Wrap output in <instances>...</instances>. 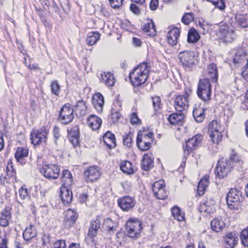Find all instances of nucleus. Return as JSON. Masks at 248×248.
Segmentation results:
<instances>
[{"mask_svg":"<svg viewBox=\"0 0 248 248\" xmlns=\"http://www.w3.org/2000/svg\"><path fill=\"white\" fill-rule=\"evenodd\" d=\"M232 166L229 159L223 157L218 160V178H223L232 170Z\"/></svg>","mask_w":248,"mask_h":248,"instance_id":"10","label":"nucleus"},{"mask_svg":"<svg viewBox=\"0 0 248 248\" xmlns=\"http://www.w3.org/2000/svg\"><path fill=\"white\" fill-rule=\"evenodd\" d=\"M207 74L210 78L215 82L217 81V66L214 62H212L207 67Z\"/></svg>","mask_w":248,"mask_h":248,"instance_id":"36","label":"nucleus"},{"mask_svg":"<svg viewBox=\"0 0 248 248\" xmlns=\"http://www.w3.org/2000/svg\"><path fill=\"white\" fill-rule=\"evenodd\" d=\"M61 179L64 185H71L73 181L71 172L68 170H63L62 172Z\"/></svg>","mask_w":248,"mask_h":248,"instance_id":"40","label":"nucleus"},{"mask_svg":"<svg viewBox=\"0 0 248 248\" xmlns=\"http://www.w3.org/2000/svg\"><path fill=\"white\" fill-rule=\"evenodd\" d=\"M11 208L6 207L0 213V225L3 227L8 226L12 220Z\"/></svg>","mask_w":248,"mask_h":248,"instance_id":"19","label":"nucleus"},{"mask_svg":"<svg viewBox=\"0 0 248 248\" xmlns=\"http://www.w3.org/2000/svg\"><path fill=\"white\" fill-rule=\"evenodd\" d=\"M207 134L212 143H217V140H215L216 136L217 135V120H213L208 124Z\"/></svg>","mask_w":248,"mask_h":248,"instance_id":"24","label":"nucleus"},{"mask_svg":"<svg viewBox=\"0 0 248 248\" xmlns=\"http://www.w3.org/2000/svg\"><path fill=\"white\" fill-rule=\"evenodd\" d=\"M226 7L225 0H218V9L223 11Z\"/></svg>","mask_w":248,"mask_h":248,"instance_id":"64","label":"nucleus"},{"mask_svg":"<svg viewBox=\"0 0 248 248\" xmlns=\"http://www.w3.org/2000/svg\"><path fill=\"white\" fill-rule=\"evenodd\" d=\"M124 0H109L110 6L115 9L120 7L123 4Z\"/></svg>","mask_w":248,"mask_h":248,"instance_id":"60","label":"nucleus"},{"mask_svg":"<svg viewBox=\"0 0 248 248\" xmlns=\"http://www.w3.org/2000/svg\"><path fill=\"white\" fill-rule=\"evenodd\" d=\"M207 187V184L203 182V180H201L197 186V194L199 196L203 195Z\"/></svg>","mask_w":248,"mask_h":248,"instance_id":"49","label":"nucleus"},{"mask_svg":"<svg viewBox=\"0 0 248 248\" xmlns=\"http://www.w3.org/2000/svg\"><path fill=\"white\" fill-rule=\"evenodd\" d=\"M103 227L105 231L108 234H113L119 226L117 221H113L109 218H107L104 220Z\"/></svg>","mask_w":248,"mask_h":248,"instance_id":"21","label":"nucleus"},{"mask_svg":"<svg viewBox=\"0 0 248 248\" xmlns=\"http://www.w3.org/2000/svg\"><path fill=\"white\" fill-rule=\"evenodd\" d=\"M43 245L44 246L46 245L50 242V236L48 233L43 234L42 238Z\"/></svg>","mask_w":248,"mask_h":248,"instance_id":"63","label":"nucleus"},{"mask_svg":"<svg viewBox=\"0 0 248 248\" xmlns=\"http://www.w3.org/2000/svg\"><path fill=\"white\" fill-rule=\"evenodd\" d=\"M154 167V161L151 155L144 154L141 163V169L145 171L149 170Z\"/></svg>","mask_w":248,"mask_h":248,"instance_id":"32","label":"nucleus"},{"mask_svg":"<svg viewBox=\"0 0 248 248\" xmlns=\"http://www.w3.org/2000/svg\"><path fill=\"white\" fill-rule=\"evenodd\" d=\"M200 36L197 31L191 28L189 30L187 34V42L191 43H196L200 39Z\"/></svg>","mask_w":248,"mask_h":248,"instance_id":"39","label":"nucleus"},{"mask_svg":"<svg viewBox=\"0 0 248 248\" xmlns=\"http://www.w3.org/2000/svg\"><path fill=\"white\" fill-rule=\"evenodd\" d=\"M118 204L123 211L128 212L135 206L136 202L134 198L125 196L118 200Z\"/></svg>","mask_w":248,"mask_h":248,"instance_id":"14","label":"nucleus"},{"mask_svg":"<svg viewBox=\"0 0 248 248\" xmlns=\"http://www.w3.org/2000/svg\"><path fill=\"white\" fill-rule=\"evenodd\" d=\"M75 110L80 116L85 115L87 111L86 102L83 100L78 101L75 106Z\"/></svg>","mask_w":248,"mask_h":248,"instance_id":"35","label":"nucleus"},{"mask_svg":"<svg viewBox=\"0 0 248 248\" xmlns=\"http://www.w3.org/2000/svg\"><path fill=\"white\" fill-rule=\"evenodd\" d=\"M37 231L35 227L31 224L29 227H27L23 232V237L25 241H29L35 237Z\"/></svg>","mask_w":248,"mask_h":248,"instance_id":"31","label":"nucleus"},{"mask_svg":"<svg viewBox=\"0 0 248 248\" xmlns=\"http://www.w3.org/2000/svg\"><path fill=\"white\" fill-rule=\"evenodd\" d=\"M211 90V84L208 79H200L198 84L197 92L201 94L202 91Z\"/></svg>","mask_w":248,"mask_h":248,"instance_id":"37","label":"nucleus"},{"mask_svg":"<svg viewBox=\"0 0 248 248\" xmlns=\"http://www.w3.org/2000/svg\"><path fill=\"white\" fill-rule=\"evenodd\" d=\"M188 100L185 96H181V94L175 96L174 101V106L177 112H184L188 107Z\"/></svg>","mask_w":248,"mask_h":248,"instance_id":"17","label":"nucleus"},{"mask_svg":"<svg viewBox=\"0 0 248 248\" xmlns=\"http://www.w3.org/2000/svg\"><path fill=\"white\" fill-rule=\"evenodd\" d=\"M158 0H151L150 3V8L151 10H156L158 6Z\"/></svg>","mask_w":248,"mask_h":248,"instance_id":"62","label":"nucleus"},{"mask_svg":"<svg viewBox=\"0 0 248 248\" xmlns=\"http://www.w3.org/2000/svg\"><path fill=\"white\" fill-rule=\"evenodd\" d=\"M101 221L99 219L95 220H92L90 222L89 230L88 232V236L90 237L91 241L94 243L95 240L93 237H95L97 234V231L100 228Z\"/></svg>","mask_w":248,"mask_h":248,"instance_id":"20","label":"nucleus"},{"mask_svg":"<svg viewBox=\"0 0 248 248\" xmlns=\"http://www.w3.org/2000/svg\"><path fill=\"white\" fill-rule=\"evenodd\" d=\"M244 57H245V56L243 55L242 49H239L234 53L233 62L235 64L241 62Z\"/></svg>","mask_w":248,"mask_h":248,"instance_id":"48","label":"nucleus"},{"mask_svg":"<svg viewBox=\"0 0 248 248\" xmlns=\"http://www.w3.org/2000/svg\"><path fill=\"white\" fill-rule=\"evenodd\" d=\"M100 38V34L97 32H92L89 33L87 38V44L89 46H92L96 43Z\"/></svg>","mask_w":248,"mask_h":248,"instance_id":"43","label":"nucleus"},{"mask_svg":"<svg viewBox=\"0 0 248 248\" xmlns=\"http://www.w3.org/2000/svg\"><path fill=\"white\" fill-rule=\"evenodd\" d=\"M198 96L203 101H206L210 99L211 96V90H203L202 91L200 94L197 93Z\"/></svg>","mask_w":248,"mask_h":248,"instance_id":"55","label":"nucleus"},{"mask_svg":"<svg viewBox=\"0 0 248 248\" xmlns=\"http://www.w3.org/2000/svg\"><path fill=\"white\" fill-rule=\"evenodd\" d=\"M224 112V115L227 118L231 117L233 115L232 107L228 104H226L224 106H221Z\"/></svg>","mask_w":248,"mask_h":248,"instance_id":"54","label":"nucleus"},{"mask_svg":"<svg viewBox=\"0 0 248 248\" xmlns=\"http://www.w3.org/2000/svg\"><path fill=\"white\" fill-rule=\"evenodd\" d=\"M121 170L124 173L131 174L134 173L132 164L129 161H125L123 162L120 166Z\"/></svg>","mask_w":248,"mask_h":248,"instance_id":"38","label":"nucleus"},{"mask_svg":"<svg viewBox=\"0 0 248 248\" xmlns=\"http://www.w3.org/2000/svg\"><path fill=\"white\" fill-rule=\"evenodd\" d=\"M9 237L5 232L1 233L0 237L1 239V242L0 243V248H8L7 243L9 240Z\"/></svg>","mask_w":248,"mask_h":248,"instance_id":"52","label":"nucleus"},{"mask_svg":"<svg viewBox=\"0 0 248 248\" xmlns=\"http://www.w3.org/2000/svg\"><path fill=\"white\" fill-rule=\"evenodd\" d=\"M130 122L132 124H138L141 123L136 112H133L130 118Z\"/></svg>","mask_w":248,"mask_h":248,"instance_id":"59","label":"nucleus"},{"mask_svg":"<svg viewBox=\"0 0 248 248\" xmlns=\"http://www.w3.org/2000/svg\"><path fill=\"white\" fill-rule=\"evenodd\" d=\"M73 108L69 104H65L61 108L59 113L58 121L62 124L67 125L73 120Z\"/></svg>","mask_w":248,"mask_h":248,"instance_id":"6","label":"nucleus"},{"mask_svg":"<svg viewBox=\"0 0 248 248\" xmlns=\"http://www.w3.org/2000/svg\"><path fill=\"white\" fill-rule=\"evenodd\" d=\"M149 68L146 62H143L135 67L129 74V79L134 87L140 86L147 80Z\"/></svg>","mask_w":248,"mask_h":248,"instance_id":"1","label":"nucleus"},{"mask_svg":"<svg viewBox=\"0 0 248 248\" xmlns=\"http://www.w3.org/2000/svg\"><path fill=\"white\" fill-rule=\"evenodd\" d=\"M29 151L27 149L23 147H18L15 153V157L17 161L20 163L21 165L25 164L24 157L28 156Z\"/></svg>","mask_w":248,"mask_h":248,"instance_id":"29","label":"nucleus"},{"mask_svg":"<svg viewBox=\"0 0 248 248\" xmlns=\"http://www.w3.org/2000/svg\"><path fill=\"white\" fill-rule=\"evenodd\" d=\"M147 22L144 24L142 27V30L146 32L148 35L153 36L156 34L155 25L152 19L148 18Z\"/></svg>","mask_w":248,"mask_h":248,"instance_id":"25","label":"nucleus"},{"mask_svg":"<svg viewBox=\"0 0 248 248\" xmlns=\"http://www.w3.org/2000/svg\"><path fill=\"white\" fill-rule=\"evenodd\" d=\"M172 216L178 221H182L185 219V214L182 212L180 208L177 206H174L171 209Z\"/></svg>","mask_w":248,"mask_h":248,"instance_id":"42","label":"nucleus"},{"mask_svg":"<svg viewBox=\"0 0 248 248\" xmlns=\"http://www.w3.org/2000/svg\"><path fill=\"white\" fill-rule=\"evenodd\" d=\"M18 192L19 197L22 200L25 199L28 196V190L24 186L19 188Z\"/></svg>","mask_w":248,"mask_h":248,"instance_id":"58","label":"nucleus"},{"mask_svg":"<svg viewBox=\"0 0 248 248\" xmlns=\"http://www.w3.org/2000/svg\"><path fill=\"white\" fill-rule=\"evenodd\" d=\"M226 199L228 207L232 210L238 209L243 200L242 192L236 188H231Z\"/></svg>","mask_w":248,"mask_h":248,"instance_id":"4","label":"nucleus"},{"mask_svg":"<svg viewBox=\"0 0 248 248\" xmlns=\"http://www.w3.org/2000/svg\"><path fill=\"white\" fill-rule=\"evenodd\" d=\"M178 58L183 67L186 70H190L195 65V57L193 51H181L179 53Z\"/></svg>","mask_w":248,"mask_h":248,"instance_id":"7","label":"nucleus"},{"mask_svg":"<svg viewBox=\"0 0 248 248\" xmlns=\"http://www.w3.org/2000/svg\"><path fill=\"white\" fill-rule=\"evenodd\" d=\"M51 93L56 96L59 95L61 92V86L57 80H53L50 85Z\"/></svg>","mask_w":248,"mask_h":248,"instance_id":"45","label":"nucleus"},{"mask_svg":"<svg viewBox=\"0 0 248 248\" xmlns=\"http://www.w3.org/2000/svg\"><path fill=\"white\" fill-rule=\"evenodd\" d=\"M153 106L155 111H158L161 108V99L158 96L152 97Z\"/></svg>","mask_w":248,"mask_h":248,"instance_id":"50","label":"nucleus"},{"mask_svg":"<svg viewBox=\"0 0 248 248\" xmlns=\"http://www.w3.org/2000/svg\"><path fill=\"white\" fill-rule=\"evenodd\" d=\"M78 218V214L77 213L71 209H68L65 213V217L63 220V224L65 227L67 228H71L75 224Z\"/></svg>","mask_w":248,"mask_h":248,"instance_id":"16","label":"nucleus"},{"mask_svg":"<svg viewBox=\"0 0 248 248\" xmlns=\"http://www.w3.org/2000/svg\"><path fill=\"white\" fill-rule=\"evenodd\" d=\"M60 196L62 202L65 204L70 203L73 199L72 191L65 186L61 187Z\"/></svg>","mask_w":248,"mask_h":248,"instance_id":"28","label":"nucleus"},{"mask_svg":"<svg viewBox=\"0 0 248 248\" xmlns=\"http://www.w3.org/2000/svg\"><path fill=\"white\" fill-rule=\"evenodd\" d=\"M87 121L89 126L93 130L98 129L101 126L102 123V119L95 115H90L88 118Z\"/></svg>","mask_w":248,"mask_h":248,"instance_id":"30","label":"nucleus"},{"mask_svg":"<svg viewBox=\"0 0 248 248\" xmlns=\"http://www.w3.org/2000/svg\"><path fill=\"white\" fill-rule=\"evenodd\" d=\"M230 161L232 166V168L235 166L237 167H241L243 164L242 160L239 159L238 155L236 154L231 155Z\"/></svg>","mask_w":248,"mask_h":248,"instance_id":"46","label":"nucleus"},{"mask_svg":"<svg viewBox=\"0 0 248 248\" xmlns=\"http://www.w3.org/2000/svg\"><path fill=\"white\" fill-rule=\"evenodd\" d=\"M164 187V182L161 181H156L152 185V190L158 199L163 200L167 198V192Z\"/></svg>","mask_w":248,"mask_h":248,"instance_id":"15","label":"nucleus"},{"mask_svg":"<svg viewBox=\"0 0 248 248\" xmlns=\"http://www.w3.org/2000/svg\"><path fill=\"white\" fill-rule=\"evenodd\" d=\"M240 239L241 244L246 247L248 245V227L242 231Z\"/></svg>","mask_w":248,"mask_h":248,"instance_id":"44","label":"nucleus"},{"mask_svg":"<svg viewBox=\"0 0 248 248\" xmlns=\"http://www.w3.org/2000/svg\"><path fill=\"white\" fill-rule=\"evenodd\" d=\"M226 248H234L238 242V234L236 232L227 233L223 237Z\"/></svg>","mask_w":248,"mask_h":248,"instance_id":"18","label":"nucleus"},{"mask_svg":"<svg viewBox=\"0 0 248 248\" xmlns=\"http://www.w3.org/2000/svg\"><path fill=\"white\" fill-rule=\"evenodd\" d=\"M40 172L47 179H56L59 176L60 170L56 164H43L40 168Z\"/></svg>","mask_w":248,"mask_h":248,"instance_id":"9","label":"nucleus"},{"mask_svg":"<svg viewBox=\"0 0 248 248\" xmlns=\"http://www.w3.org/2000/svg\"><path fill=\"white\" fill-rule=\"evenodd\" d=\"M142 229L141 223L138 219H129L126 223L125 231L127 236L129 238H138Z\"/></svg>","mask_w":248,"mask_h":248,"instance_id":"5","label":"nucleus"},{"mask_svg":"<svg viewBox=\"0 0 248 248\" xmlns=\"http://www.w3.org/2000/svg\"><path fill=\"white\" fill-rule=\"evenodd\" d=\"M218 26V41L225 44L232 43L235 38L233 28L223 22H220Z\"/></svg>","mask_w":248,"mask_h":248,"instance_id":"2","label":"nucleus"},{"mask_svg":"<svg viewBox=\"0 0 248 248\" xmlns=\"http://www.w3.org/2000/svg\"><path fill=\"white\" fill-rule=\"evenodd\" d=\"M130 10L134 14L139 15L140 14V8L135 4L131 3L130 6Z\"/></svg>","mask_w":248,"mask_h":248,"instance_id":"61","label":"nucleus"},{"mask_svg":"<svg viewBox=\"0 0 248 248\" xmlns=\"http://www.w3.org/2000/svg\"><path fill=\"white\" fill-rule=\"evenodd\" d=\"M53 135L54 138V141L56 145H58V141L61 137V135L60 132V128L58 126L55 125L53 129Z\"/></svg>","mask_w":248,"mask_h":248,"instance_id":"51","label":"nucleus"},{"mask_svg":"<svg viewBox=\"0 0 248 248\" xmlns=\"http://www.w3.org/2000/svg\"><path fill=\"white\" fill-rule=\"evenodd\" d=\"M99 79L101 82L107 86H114L115 81L113 74L110 72H102Z\"/></svg>","mask_w":248,"mask_h":248,"instance_id":"22","label":"nucleus"},{"mask_svg":"<svg viewBox=\"0 0 248 248\" xmlns=\"http://www.w3.org/2000/svg\"><path fill=\"white\" fill-rule=\"evenodd\" d=\"M47 135V132L45 126H42L36 130H33L30 134L31 143L36 146L46 142Z\"/></svg>","mask_w":248,"mask_h":248,"instance_id":"8","label":"nucleus"},{"mask_svg":"<svg viewBox=\"0 0 248 248\" xmlns=\"http://www.w3.org/2000/svg\"><path fill=\"white\" fill-rule=\"evenodd\" d=\"M204 109L200 108L193 109V116L196 122L201 123L203 121L204 119Z\"/></svg>","mask_w":248,"mask_h":248,"instance_id":"41","label":"nucleus"},{"mask_svg":"<svg viewBox=\"0 0 248 248\" xmlns=\"http://www.w3.org/2000/svg\"><path fill=\"white\" fill-rule=\"evenodd\" d=\"M121 115L119 111L116 110L112 109V112L110 116V119H111V122L113 124H115L117 122L119 119L120 118Z\"/></svg>","mask_w":248,"mask_h":248,"instance_id":"56","label":"nucleus"},{"mask_svg":"<svg viewBox=\"0 0 248 248\" xmlns=\"http://www.w3.org/2000/svg\"><path fill=\"white\" fill-rule=\"evenodd\" d=\"M52 248H66V241L58 240L53 243Z\"/></svg>","mask_w":248,"mask_h":248,"instance_id":"57","label":"nucleus"},{"mask_svg":"<svg viewBox=\"0 0 248 248\" xmlns=\"http://www.w3.org/2000/svg\"><path fill=\"white\" fill-rule=\"evenodd\" d=\"M185 118V113L183 111L171 114L168 118V121L171 124H175L182 122Z\"/></svg>","mask_w":248,"mask_h":248,"instance_id":"33","label":"nucleus"},{"mask_svg":"<svg viewBox=\"0 0 248 248\" xmlns=\"http://www.w3.org/2000/svg\"><path fill=\"white\" fill-rule=\"evenodd\" d=\"M133 134L129 132L128 134H125L123 136V142L124 145L127 147H131L133 144Z\"/></svg>","mask_w":248,"mask_h":248,"instance_id":"47","label":"nucleus"},{"mask_svg":"<svg viewBox=\"0 0 248 248\" xmlns=\"http://www.w3.org/2000/svg\"><path fill=\"white\" fill-rule=\"evenodd\" d=\"M154 140V134L152 132L146 133L140 131L137 137V144L141 151H146L150 149Z\"/></svg>","mask_w":248,"mask_h":248,"instance_id":"3","label":"nucleus"},{"mask_svg":"<svg viewBox=\"0 0 248 248\" xmlns=\"http://www.w3.org/2000/svg\"><path fill=\"white\" fill-rule=\"evenodd\" d=\"M68 137L70 142L74 147H76L79 146V129L78 125H74L71 127H68L67 129Z\"/></svg>","mask_w":248,"mask_h":248,"instance_id":"13","label":"nucleus"},{"mask_svg":"<svg viewBox=\"0 0 248 248\" xmlns=\"http://www.w3.org/2000/svg\"><path fill=\"white\" fill-rule=\"evenodd\" d=\"M103 140L109 149L114 148L116 145L115 135L109 131L103 136Z\"/></svg>","mask_w":248,"mask_h":248,"instance_id":"26","label":"nucleus"},{"mask_svg":"<svg viewBox=\"0 0 248 248\" xmlns=\"http://www.w3.org/2000/svg\"><path fill=\"white\" fill-rule=\"evenodd\" d=\"M202 138L201 134H197L186 142V145L184 148V154L186 156L200 144Z\"/></svg>","mask_w":248,"mask_h":248,"instance_id":"12","label":"nucleus"},{"mask_svg":"<svg viewBox=\"0 0 248 248\" xmlns=\"http://www.w3.org/2000/svg\"><path fill=\"white\" fill-rule=\"evenodd\" d=\"M180 32L178 28H173L168 33L167 41L171 46H174L177 43V39L179 36Z\"/></svg>","mask_w":248,"mask_h":248,"instance_id":"27","label":"nucleus"},{"mask_svg":"<svg viewBox=\"0 0 248 248\" xmlns=\"http://www.w3.org/2000/svg\"><path fill=\"white\" fill-rule=\"evenodd\" d=\"M84 175L87 183H93L99 179L101 175V172L98 167L93 166L84 170Z\"/></svg>","mask_w":248,"mask_h":248,"instance_id":"11","label":"nucleus"},{"mask_svg":"<svg viewBox=\"0 0 248 248\" xmlns=\"http://www.w3.org/2000/svg\"><path fill=\"white\" fill-rule=\"evenodd\" d=\"M235 20L237 25L243 28L248 27V15L237 14L235 16Z\"/></svg>","mask_w":248,"mask_h":248,"instance_id":"34","label":"nucleus"},{"mask_svg":"<svg viewBox=\"0 0 248 248\" xmlns=\"http://www.w3.org/2000/svg\"><path fill=\"white\" fill-rule=\"evenodd\" d=\"M92 103L94 108L98 112H101L104 104V98L100 93H96L92 99Z\"/></svg>","mask_w":248,"mask_h":248,"instance_id":"23","label":"nucleus"},{"mask_svg":"<svg viewBox=\"0 0 248 248\" xmlns=\"http://www.w3.org/2000/svg\"><path fill=\"white\" fill-rule=\"evenodd\" d=\"M193 14L191 13H187L182 18V22L185 25H188L193 20Z\"/></svg>","mask_w":248,"mask_h":248,"instance_id":"53","label":"nucleus"}]
</instances>
